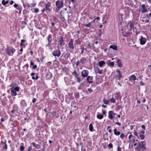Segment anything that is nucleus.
I'll return each mask as SVG.
<instances>
[{
	"mask_svg": "<svg viewBox=\"0 0 151 151\" xmlns=\"http://www.w3.org/2000/svg\"><path fill=\"white\" fill-rule=\"evenodd\" d=\"M133 134L138 137H139V136L141 140L144 139L145 131H144L140 130L138 132L136 130H134Z\"/></svg>",
	"mask_w": 151,
	"mask_h": 151,
	"instance_id": "obj_1",
	"label": "nucleus"
},
{
	"mask_svg": "<svg viewBox=\"0 0 151 151\" xmlns=\"http://www.w3.org/2000/svg\"><path fill=\"white\" fill-rule=\"evenodd\" d=\"M9 86L11 87L10 89H15L16 91H18L20 89L19 87L17 86V85L15 82L11 83L9 85Z\"/></svg>",
	"mask_w": 151,
	"mask_h": 151,
	"instance_id": "obj_2",
	"label": "nucleus"
},
{
	"mask_svg": "<svg viewBox=\"0 0 151 151\" xmlns=\"http://www.w3.org/2000/svg\"><path fill=\"white\" fill-rule=\"evenodd\" d=\"M15 51V50L14 48L10 47L7 49L6 53L9 55L12 56L13 55Z\"/></svg>",
	"mask_w": 151,
	"mask_h": 151,
	"instance_id": "obj_3",
	"label": "nucleus"
},
{
	"mask_svg": "<svg viewBox=\"0 0 151 151\" xmlns=\"http://www.w3.org/2000/svg\"><path fill=\"white\" fill-rule=\"evenodd\" d=\"M128 139L129 140L128 141V142L130 144H133L135 142L134 137L132 134H131L129 136Z\"/></svg>",
	"mask_w": 151,
	"mask_h": 151,
	"instance_id": "obj_4",
	"label": "nucleus"
},
{
	"mask_svg": "<svg viewBox=\"0 0 151 151\" xmlns=\"http://www.w3.org/2000/svg\"><path fill=\"white\" fill-rule=\"evenodd\" d=\"M56 5L57 8L58 9L61 8L63 6V2L62 0L57 1L56 2Z\"/></svg>",
	"mask_w": 151,
	"mask_h": 151,
	"instance_id": "obj_5",
	"label": "nucleus"
},
{
	"mask_svg": "<svg viewBox=\"0 0 151 151\" xmlns=\"http://www.w3.org/2000/svg\"><path fill=\"white\" fill-rule=\"evenodd\" d=\"M89 74V72L88 70H84L81 72V76L83 77H86L88 76Z\"/></svg>",
	"mask_w": 151,
	"mask_h": 151,
	"instance_id": "obj_6",
	"label": "nucleus"
},
{
	"mask_svg": "<svg viewBox=\"0 0 151 151\" xmlns=\"http://www.w3.org/2000/svg\"><path fill=\"white\" fill-rule=\"evenodd\" d=\"M68 46L69 49L71 51H73L74 49V46L73 45V40H71L68 44Z\"/></svg>",
	"mask_w": 151,
	"mask_h": 151,
	"instance_id": "obj_7",
	"label": "nucleus"
},
{
	"mask_svg": "<svg viewBox=\"0 0 151 151\" xmlns=\"http://www.w3.org/2000/svg\"><path fill=\"white\" fill-rule=\"evenodd\" d=\"M53 54L55 56L59 57L61 53L59 49H58L54 51Z\"/></svg>",
	"mask_w": 151,
	"mask_h": 151,
	"instance_id": "obj_8",
	"label": "nucleus"
},
{
	"mask_svg": "<svg viewBox=\"0 0 151 151\" xmlns=\"http://www.w3.org/2000/svg\"><path fill=\"white\" fill-rule=\"evenodd\" d=\"M115 113H114L112 111H110L109 112L108 118L111 119H112L114 118L113 114L115 115Z\"/></svg>",
	"mask_w": 151,
	"mask_h": 151,
	"instance_id": "obj_9",
	"label": "nucleus"
},
{
	"mask_svg": "<svg viewBox=\"0 0 151 151\" xmlns=\"http://www.w3.org/2000/svg\"><path fill=\"white\" fill-rule=\"evenodd\" d=\"M95 72L96 74H103V70H100L99 68H97L95 69Z\"/></svg>",
	"mask_w": 151,
	"mask_h": 151,
	"instance_id": "obj_10",
	"label": "nucleus"
},
{
	"mask_svg": "<svg viewBox=\"0 0 151 151\" xmlns=\"http://www.w3.org/2000/svg\"><path fill=\"white\" fill-rule=\"evenodd\" d=\"M140 42L141 45H144L146 43V41L142 36H141L140 39Z\"/></svg>",
	"mask_w": 151,
	"mask_h": 151,
	"instance_id": "obj_11",
	"label": "nucleus"
},
{
	"mask_svg": "<svg viewBox=\"0 0 151 151\" xmlns=\"http://www.w3.org/2000/svg\"><path fill=\"white\" fill-rule=\"evenodd\" d=\"M87 80L88 82L90 83H92L93 81V77L92 76H88L87 78Z\"/></svg>",
	"mask_w": 151,
	"mask_h": 151,
	"instance_id": "obj_12",
	"label": "nucleus"
},
{
	"mask_svg": "<svg viewBox=\"0 0 151 151\" xmlns=\"http://www.w3.org/2000/svg\"><path fill=\"white\" fill-rule=\"evenodd\" d=\"M51 3L50 2L47 3V4H46L45 9L46 10H48L50 12L51 11L50 9V7Z\"/></svg>",
	"mask_w": 151,
	"mask_h": 151,
	"instance_id": "obj_13",
	"label": "nucleus"
},
{
	"mask_svg": "<svg viewBox=\"0 0 151 151\" xmlns=\"http://www.w3.org/2000/svg\"><path fill=\"white\" fill-rule=\"evenodd\" d=\"M141 9L142 10V12L143 13H145L147 11V9H146L145 5V4H143L142 5Z\"/></svg>",
	"mask_w": 151,
	"mask_h": 151,
	"instance_id": "obj_14",
	"label": "nucleus"
},
{
	"mask_svg": "<svg viewBox=\"0 0 151 151\" xmlns=\"http://www.w3.org/2000/svg\"><path fill=\"white\" fill-rule=\"evenodd\" d=\"M129 79L130 81H135L136 80L137 78L134 75H132L129 77Z\"/></svg>",
	"mask_w": 151,
	"mask_h": 151,
	"instance_id": "obj_15",
	"label": "nucleus"
},
{
	"mask_svg": "<svg viewBox=\"0 0 151 151\" xmlns=\"http://www.w3.org/2000/svg\"><path fill=\"white\" fill-rule=\"evenodd\" d=\"M117 73L116 77L118 78H121L122 77V73H121L119 69H117L116 71Z\"/></svg>",
	"mask_w": 151,
	"mask_h": 151,
	"instance_id": "obj_16",
	"label": "nucleus"
},
{
	"mask_svg": "<svg viewBox=\"0 0 151 151\" xmlns=\"http://www.w3.org/2000/svg\"><path fill=\"white\" fill-rule=\"evenodd\" d=\"M63 40L62 36H60L59 38V40H58V42L59 43L60 46L63 45Z\"/></svg>",
	"mask_w": 151,
	"mask_h": 151,
	"instance_id": "obj_17",
	"label": "nucleus"
},
{
	"mask_svg": "<svg viewBox=\"0 0 151 151\" xmlns=\"http://www.w3.org/2000/svg\"><path fill=\"white\" fill-rule=\"evenodd\" d=\"M31 145H32L35 148L37 149H40L41 147L39 145L37 144L34 142H33L31 144Z\"/></svg>",
	"mask_w": 151,
	"mask_h": 151,
	"instance_id": "obj_18",
	"label": "nucleus"
},
{
	"mask_svg": "<svg viewBox=\"0 0 151 151\" xmlns=\"http://www.w3.org/2000/svg\"><path fill=\"white\" fill-rule=\"evenodd\" d=\"M46 77L47 79H50L52 78V74L51 73L49 72L46 74Z\"/></svg>",
	"mask_w": 151,
	"mask_h": 151,
	"instance_id": "obj_19",
	"label": "nucleus"
},
{
	"mask_svg": "<svg viewBox=\"0 0 151 151\" xmlns=\"http://www.w3.org/2000/svg\"><path fill=\"white\" fill-rule=\"evenodd\" d=\"M116 63H117L118 66L119 67L122 68L123 67V64L122 63L120 60L118 59L116 61Z\"/></svg>",
	"mask_w": 151,
	"mask_h": 151,
	"instance_id": "obj_20",
	"label": "nucleus"
},
{
	"mask_svg": "<svg viewBox=\"0 0 151 151\" xmlns=\"http://www.w3.org/2000/svg\"><path fill=\"white\" fill-rule=\"evenodd\" d=\"M20 104L21 106H22L23 107H26L27 105L25 102L24 100H23L20 102Z\"/></svg>",
	"mask_w": 151,
	"mask_h": 151,
	"instance_id": "obj_21",
	"label": "nucleus"
},
{
	"mask_svg": "<svg viewBox=\"0 0 151 151\" xmlns=\"http://www.w3.org/2000/svg\"><path fill=\"white\" fill-rule=\"evenodd\" d=\"M148 68L147 69V72L148 75L150 76L151 75V65H149L148 66Z\"/></svg>",
	"mask_w": 151,
	"mask_h": 151,
	"instance_id": "obj_22",
	"label": "nucleus"
},
{
	"mask_svg": "<svg viewBox=\"0 0 151 151\" xmlns=\"http://www.w3.org/2000/svg\"><path fill=\"white\" fill-rule=\"evenodd\" d=\"M98 65L100 67H101L104 65H105V63L104 61L103 60H102L99 61V62Z\"/></svg>",
	"mask_w": 151,
	"mask_h": 151,
	"instance_id": "obj_23",
	"label": "nucleus"
},
{
	"mask_svg": "<svg viewBox=\"0 0 151 151\" xmlns=\"http://www.w3.org/2000/svg\"><path fill=\"white\" fill-rule=\"evenodd\" d=\"M46 3L44 1H41L39 3V6L42 7H44L46 5Z\"/></svg>",
	"mask_w": 151,
	"mask_h": 151,
	"instance_id": "obj_24",
	"label": "nucleus"
},
{
	"mask_svg": "<svg viewBox=\"0 0 151 151\" xmlns=\"http://www.w3.org/2000/svg\"><path fill=\"white\" fill-rule=\"evenodd\" d=\"M11 91V94L12 96H15L17 95L16 91H15V89H10Z\"/></svg>",
	"mask_w": 151,
	"mask_h": 151,
	"instance_id": "obj_25",
	"label": "nucleus"
},
{
	"mask_svg": "<svg viewBox=\"0 0 151 151\" xmlns=\"http://www.w3.org/2000/svg\"><path fill=\"white\" fill-rule=\"evenodd\" d=\"M110 48L115 50H117V46L115 45H111L109 47Z\"/></svg>",
	"mask_w": 151,
	"mask_h": 151,
	"instance_id": "obj_26",
	"label": "nucleus"
},
{
	"mask_svg": "<svg viewBox=\"0 0 151 151\" xmlns=\"http://www.w3.org/2000/svg\"><path fill=\"white\" fill-rule=\"evenodd\" d=\"M35 74V73H32L31 74V76H32V79H37L38 78L37 75H36L35 77L34 76Z\"/></svg>",
	"mask_w": 151,
	"mask_h": 151,
	"instance_id": "obj_27",
	"label": "nucleus"
},
{
	"mask_svg": "<svg viewBox=\"0 0 151 151\" xmlns=\"http://www.w3.org/2000/svg\"><path fill=\"white\" fill-rule=\"evenodd\" d=\"M114 134L116 135H119L121 134V132L117 130L116 129H115L114 130Z\"/></svg>",
	"mask_w": 151,
	"mask_h": 151,
	"instance_id": "obj_28",
	"label": "nucleus"
},
{
	"mask_svg": "<svg viewBox=\"0 0 151 151\" xmlns=\"http://www.w3.org/2000/svg\"><path fill=\"white\" fill-rule=\"evenodd\" d=\"M89 130L91 132L93 131V127L92 124L91 123L90 124L89 126Z\"/></svg>",
	"mask_w": 151,
	"mask_h": 151,
	"instance_id": "obj_29",
	"label": "nucleus"
},
{
	"mask_svg": "<svg viewBox=\"0 0 151 151\" xmlns=\"http://www.w3.org/2000/svg\"><path fill=\"white\" fill-rule=\"evenodd\" d=\"M52 35H49L48 36V40L49 44L51 42V41L52 40Z\"/></svg>",
	"mask_w": 151,
	"mask_h": 151,
	"instance_id": "obj_30",
	"label": "nucleus"
},
{
	"mask_svg": "<svg viewBox=\"0 0 151 151\" xmlns=\"http://www.w3.org/2000/svg\"><path fill=\"white\" fill-rule=\"evenodd\" d=\"M97 117L99 119H101L103 118L104 116L102 114H98L97 115Z\"/></svg>",
	"mask_w": 151,
	"mask_h": 151,
	"instance_id": "obj_31",
	"label": "nucleus"
},
{
	"mask_svg": "<svg viewBox=\"0 0 151 151\" xmlns=\"http://www.w3.org/2000/svg\"><path fill=\"white\" fill-rule=\"evenodd\" d=\"M1 3L4 6H5L8 3V1L7 0L6 1L5 0H2Z\"/></svg>",
	"mask_w": 151,
	"mask_h": 151,
	"instance_id": "obj_32",
	"label": "nucleus"
},
{
	"mask_svg": "<svg viewBox=\"0 0 151 151\" xmlns=\"http://www.w3.org/2000/svg\"><path fill=\"white\" fill-rule=\"evenodd\" d=\"M21 42L20 44V45L21 47H23L24 46V45L23 43L26 42V40H22L21 41Z\"/></svg>",
	"mask_w": 151,
	"mask_h": 151,
	"instance_id": "obj_33",
	"label": "nucleus"
},
{
	"mask_svg": "<svg viewBox=\"0 0 151 151\" xmlns=\"http://www.w3.org/2000/svg\"><path fill=\"white\" fill-rule=\"evenodd\" d=\"M109 101H110L111 103H114L115 102L116 100L114 98L112 97L109 99Z\"/></svg>",
	"mask_w": 151,
	"mask_h": 151,
	"instance_id": "obj_34",
	"label": "nucleus"
},
{
	"mask_svg": "<svg viewBox=\"0 0 151 151\" xmlns=\"http://www.w3.org/2000/svg\"><path fill=\"white\" fill-rule=\"evenodd\" d=\"M109 100H106L105 99H104L103 100L104 103L106 104H108L109 103Z\"/></svg>",
	"mask_w": 151,
	"mask_h": 151,
	"instance_id": "obj_35",
	"label": "nucleus"
},
{
	"mask_svg": "<svg viewBox=\"0 0 151 151\" xmlns=\"http://www.w3.org/2000/svg\"><path fill=\"white\" fill-rule=\"evenodd\" d=\"M129 26H130V30H132V29H133L134 27V25L133 24V22H131Z\"/></svg>",
	"mask_w": 151,
	"mask_h": 151,
	"instance_id": "obj_36",
	"label": "nucleus"
},
{
	"mask_svg": "<svg viewBox=\"0 0 151 151\" xmlns=\"http://www.w3.org/2000/svg\"><path fill=\"white\" fill-rule=\"evenodd\" d=\"M120 95V93L118 92L116 93V95L115 96L116 98L118 99Z\"/></svg>",
	"mask_w": 151,
	"mask_h": 151,
	"instance_id": "obj_37",
	"label": "nucleus"
},
{
	"mask_svg": "<svg viewBox=\"0 0 151 151\" xmlns=\"http://www.w3.org/2000/svg\"><path fill=\"white\" fill-rule=\"evenodd\" d=\"M144 141H142L140 143H139V146L141 147V148H143L144 147V145H143V143L144 142Z\"/></svg>",
	"mask_w": 151,
	"mask_h": 151,
	"instance_id": "obj_38",
	"label": "nucleus"
},
{
	"mask_svg": "<svg viewBox=\"0 0 151 151\" xmlns=\"http://www.w3.org/2000/svg\"><path fill=\"white\" fill-rule=\"evenodd\" d=\"M64 80L66 84H68L69 83V82L68 81V79L67 77H65Z\"/></svg>",
	"mask_w": 151,
	"mask_h": 151,
	"instance_id": "obj_39",
	"label": "nucleus"
},
{
	"mask_svg": "<svg viewBox=\"0 0 151 151\" xmlns=\"http://www.w3.org/2000/svg\"><path fill=\"white\" fill-rule=\"evenodd\" d=\"M77 78V81L79 82L80 83L81 81V78L80 77H78V76L77 77H76Z\"/></svg>",
	"mask_w": 151,
	"mask_h": 151,
	"instance_id": "obj_40",
	"label": "nucleus"
},
{
	"mask_svg": "<svg viewBox=\"0 0 151 151\" xmlns=\"http://www.w3.org/2000/svg\"><path fill=\"white\" fill-rule=\"evenodd\" d=\"M36 4H31L30 5H28V6L29 7H34L35 6Z\"/></svg>",
	"mask_w": 151,
	"mask_h": 151,
	"instance_id": "obj_41",
	"label": "nucleus"
},
{
	"mask_svg": "<svg viewBox=\"0 0 151 151\" xmlns=\"http://www.w3.org/2000/svg\"><path fill=\"white\" fill-rule=\"evenodd\" d=\"M114 63L113 62H110L109 63V65L110 66H114Z\"/></svg>",
	"mask_w": 151,
	"mask_h": 151,
	"instance_id": "obj_42",
	"label": "nucleus"
},
{
	"mask_svg": "<svg viewBox=\"0 0 151 151\" xmlns=\"http://www.w3.org/2000/svg\"><path fill=\"white\" fill-rule=\"evenodd\" d=\"M75 97L76 98H78L79 97V93H76L75 94Z\"/></svg>",
	"mask_w": 151,
	"mask_h": 151,
	"instance_id": "obj_43",
	"label": "nucleus"
},
{
	"mask_svg": "<svg viewBox=\"0 0 151 151\" xmlns=\"http://www.w3.org/2000/svg\"><path fill=\"white\" fill-rule=\"evenodd\" d=\"M14 7L17 9H19L18 5L17 4H15L14 5Z\"/></svg>",
	"mask_w": 151,
	"mask_h": 151,
	"instance_id": "obj_44",
	"label": "nucleus"
},
{
	"mask_svg": "<svg viewBox=\"0 0 151 151\" xmlns=\"http://www.w3.org/2000/svg\"><path fill=\"white\" fill-rule=\"evenodd\" d=\"M120 134V138L122 139L124 137V134L123 133H122Z\"/></svg>",
	"mask_w": 151,
	"mask_h": 151,
	"instance_id": "obj_45",
	"label": "nucleus"
},
{
	"mask_svg": "<svg viewBox=\"0 0 151 151\" xmlns=\"http://www.w3.org/2000/svg\"><path fill=\"white\" fill-rule=\"evenodd\" d=\"M91 24L90 23H88V24H85V25L86 27H89L91 26Z\"/></svg>",
	"mask_w": 151,
	"mask_h": 151,
	"instance_id": "obj_46",
	"label": "nucleus"
},
{
	"mask_svg": "<svg viewBox=\"0 0 151 151\" xmlns=\"http://www.w3.org/2000/svg\"><path fill=\"white\" fill-rule=\"evenodd\" d=\"M39 11V9L37 8H35V12L37 13Z\"/></svg>",
	"mask_w": 151,
	"mask_h": 151,
	"instance_id": "obj_47",
	"label": "nucleus"
},
{
	"mask_svg": "<svg viewBox=\"0 0 151 151\" xmlns=\"http://www.w3.org/2000/svg\"><path fill=\"white\" fill-rule=\"evenodd\" d=\"M21 151H23L24 150V147L23 146H21L20 148Z\"/></svg>",
	"mask_w": 151,
	"mask_h": 151,
	"instance_id": "obj_48",
	"label": "nucleus"
},
{
	"mask_svg": "<svg viewBox=\"0 0 151 151\" xmlns=\"http://www.w3.org/2000/svg\"><path fill=\"white\" fill-rule=\"evenodd\" d=\"M5 144L4 147V149H7V146L6 144V143H4Z\"/></svg>",
	"mask_w": 151,
	"mask_h": 151,
	"instance_id": "obj_49",
	"label": "nucleus"
},
{
	"mask_svg": "<svg viewBox=\"0 0 151 151\" xmlns=\"http://www.w3.org/2000/svg\"><path fill=\"white\" fill-rule=\"evenodd\" d=\"M107 130H108L109 132H111V130L110 129V127L109 126H108L107 128Z\"/></svg>",
	"mask_w": 151,
	"mask_h": 151,
	"instance_id": "obj_50",
	"label": "nucleus"
},
{
	"mask_svg": "<svg viewBox=\"0 0 151 151\" xmlns=\"http://www.w3.org/2000/svg\"><path fill=\"white\" fill-rule=\"evenodd\" d=\"M122 148L119 146H118L117 148V151H121Z\"/></svg>",
	"mask_w": 151,
	"mask_h": 151,
	"instance_id": "obj_51",
	"label": "nucleus"
},
{
	"mask_svg": "<svg viewBox=\"0 0 151 151\" xmlns=\"http://www.w3.org/2000/svg\"><path fill=\"white\" fill-rule=\"evenodd\" d=\"M108 147H109L111 148H113V145L111 143H110L108 145Z\"/></svg>",
	"mask_w": 151,
	"mask_h": 151,
	"instance_id": "obj_52",
	"label": "nucleus"
},
{
	"mask_svg": "<svg viewBox=\"0 0 151 151\" xmlns=\"http://www.w3.org/2000/svg\"><path fill=\"white\" fill-rule=\"evenodd\" d=\"M73 74H75V77H77L78 76V75L77 74V73L76 71H75L73 73Z\"/></svg>",
	"mask_w": 151,
	"mask_h": 151,
	"instance_id": "obj_53",
	"label": "nucleus"
},
{
	"mask_svg": "<svg viewBox=\"0 0 151 151\" xmlns=\"http://www.w3.org/2000/svg\"><path fill=\"white\" fill-rule=\"evenodd\" d=\"M140 84L141 86H143L145 85V83H144L143 81H141L140 83Z\"/></svg>",
	"mask_w": 151,
	"mask_h": 151,
	"instance_id": "obj_54",
	"label": "nucleus"
},
{
	"mask_svg": "<svg viewBox=\"0 0 151 151\" xmlns=\"http://www.w3.org/2000/svg\"><path fill=\"white\" fill-rule=\"evenodd\" d=\"M36 99L35 98H34L32 100V102L33 103H34L36 102Z\"/></svg>",
	"mask_w": 151,
	"mask_h": 151,
	"instance_id": "obj_55",
	"label": "nucleus"
},
{
	"mask_svg": "<svg viewBox=\"0 0 151 151\" xmlns=\"http://www.w3.org/2000/svg\"><path fill=\"white\" fill-rule=\"evenodd\" d=\"M32 146H30L28 148V151H31V150H32Z\"/></svg>",
	"mask_w": 151,
	"mask_h": 151,
	"instance_id": "obj_56",
	"label": "nucleus"
},
{
	"mask_svg": "<svg viewBox=\"0 0 151 151\" xmlns=\"http://www.w3.org/2000/svg\"><path fill=\"white\" fill-rule=\"evenodd\" d=\"M37 67V66L36 65H33V69H35Z\"/></svg>",
	"mask_w": 151,
	"mask_h": 151,
	"instance_id": "obj_57",
	"label": "nucleus"
},
{
	"mask_svg": "<svg viewBox=\"0 0 151 151\" xmlns=\"http://www.w3.org/2000/svg\"><path fill=\"white\" fill-rule=\"evenodd\" d=\"M141 127L144 129V130H145V126L144 125H142L141 126Z\"/></svg>",
	"mask_w": 151,
	"mask_h": 151,
	"instance_id": "obj_58",
	"label": "nucleus"
},
{
	"mask_svg": "<svg viewBox=\"0 0 151 151\" xmlns=\"http://www.w3.org/2000/svg\"><path fill=\"white\" fill-rule=\"evenodd\" d=\"M88 90L89 91L90 93H91L92 92V91L90 88H88Z\"/></svg>",
	"mask_w": 151,
	"mask_h": 151,
	"instance_id": "obj_59",
	"label": "nucleus"
},
{
	"mask_svg": "<svg viewBox=\"0 0 151 151\" xmlns=\"http://www.w3.org/2000/svg\"><path fill=\"white\" fill-rule=\"evenodd\" d=\"M14 3V1H11L10 2V4L11 5H12Z\"/></svg>",
	"mask_w": 151,
	"mask_h": 151,
	"instance_id": "obj_60",
	"label": "nucleus"
},
{
	"mask_svg": "<svg viewBox=\"0 0 151 151\" xmlns=\"http://www.w3.org/2000/svg\"><path fill=\"white\" fill-rule=\"evenodd\" d=\"M79 63H80L79 61H77V62L76 63V65L77 66H78L79 65Z\"/></svg>",
	"mask_w": 151,
	"mask_h": 151,
	"instance_id": "obj_61",
	"label": "nucleus"
},
{
	"mask_svg": "<svg viewBox=\"0 0 151 151\" xmlns=\"http://www.w3.org/2000/svg\"><path fill=\"white\" fill-rule=\"evenodd\" d=\"M102 113H103V115H105L106 114V112L105 111H103Z\"/></svg>",
	"mask_w": 151,
	"mask_h": 151,
	"instance_id": "obj_62",
	"label": "nucleus"
},
{
	"mask_svg": "<svg viewBox=\"0 0 151 151\" xmlns=\"http://www.w3.org/2000/svg\"><path fill=\"white\" fill-rule=\"evenodd\" d=\"M133 127L132 125L130 126V129L131 130H132L133 129Z\"/></svg>",
	"mask_w": 151,
	"mask_h": 151,
	"instance_id": "obj_63",
	"label": "nucleus"
},
{
	"mask_svg": "<svg viewBox=\"0 0 151 151\" xmlns=\"http://www.w3.org/2000/svg\"><path fill=\"white\" fill-rule=\"evenodd\" d=\"M102 106L103 107L105 108H106L107 107V106L106 105L104 104Z\"/></svg>",
	"mask_w": 151,
	"mask_h": 151,
	"instance_id": "obj_64",
	"label": "nucleus"
}]
</instances>
